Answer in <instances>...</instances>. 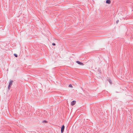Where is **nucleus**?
<instances>
[{
  "mask_svg": "<svg viewBox=\"0 0 133 133\" xmlns=\"http://www.w3.org/2000/svg\"><path fill=\"white\" fill-rule=\"evenodd\" d=\"M107 3L110 4L111 3V1L110 0H107L106 1V2Z\"/></svg>",
  "mask_w": 133,
  "mask_h": 133,
  "instance_id": "obj_6",
  "label": "nucleus"
},
{
  "mask_svg": "<svg viewBox=\"0 0 133 133\" xmlns=\"http://www.w3.org/2000/svg\"><path fill=\"white\" fill-rule=\"evenodd\" d=\"M109 82L110 83V84H111V81L110 79H109L108 80Z\"/></svg>",
  "mask_w": 133,
  "mask_h": 133,
  "instance_id": "obj_10",
  "label": "nucleus"
},
{
  "mask_svg": "<svg viewBox=\"0 0 133 133\" xmlns=\"http://www.w3.org/2000/svg\"><path fill=\"white\" fill-rule=\"evenodd\" d=\"M76 103V101H72L71 103V105L72 106L74 105Z\"/></svg>",
  "mask_w": 133,
  "mask_h": 133,
  "instance_id": "obj_4",
  "label": "nucleus"
},
{
  "mask_svg": "<svg viewBox=\"0 0 133 133\" xmlns=\"http://www.w3.org/2000/svg\"><path fill=\"white\" fill-rule=\"evenodd\" d=\"M119 22V20H117L116 21V23H118V22Z\"/></svg>",
  "mask_w": 133,
  "mask_h": 133,
  "instance_id": "obj_13",
  "label": "nucleus"
},
{
  "mask_svg": "<svg viewBox=\"0 0 133 133\" xmlns=\"http://www.w3.org/2000/svg\"><path fill=\"white\" fill-rule=\"evenodd\" d=\"M69 86L70 87H72V85L71 84H70V85H69Z\"/></svg>",
  "mask_w": 133,
  "mask_h": 133,
  "instance_id": "obj_11",
  "label": "nucleus"
},
{
  "mask_svg": "<svg viewBox=\"0 0 133 133\" xmlns=\"http://www.w3.org/2000/svg\"><path fill=\"white\" fill-rule=\"evenodd\" d=\"M64 125H63L61 128V133H63L64 130Z\"/></svg>",
  "mask_w": 133,
  "mask_h": 133,
  "instance_id": "obj_2",
  "label": "nucleus"
},
{
  "mask_svg": "<svg viewBox=\"0 0 133 133\" xmlns=\"http://www.w3.org/2000/svg\"><path fill=\"white\" fill-rule=\"evenodd\" d=\"M76 63H77L81 65H84L83 64V63L79 62V61H76Z\"/></svg>",
  "mask_w": 133,
  "mask_h": 133,
  "instance_id": "obj_3",
  "label": "nucleus"
},
{
  "mask_svg": "<svg viewBox=\"0 0 133 133\" xmlns=\"http://www.w3.org/2000/svg\"><path fill=\"white\" fill-rule=\"evenodd\" d=\"M13 82V81L12 80L10 81L9 83V85H11L12 84V83Z\"/></svg>",
  "mask_w": 133,
  "mask_h": 133,
  "instance_id": "obj_7",
  "label": "nucleus"
},
{
  "mask_svg": "<svg viewBox=\"0 0 133 133\" xmlns=\"http://www.w3.org/2000/svg\"><path fill=\"white\" fill-rule=\"evenodd\" d=\"M14 56H15V57H17V56H18V55H17V54H14Z\"/></svg>",
  "mask_w": 133,
  "mask_h": 133,
  "instance_id": "obj_9",
  "label": "nucleus"
},
{
  "mask_svg": "<svg viewBox=\"0 0 133 133\" xmlns=\"http://www.w3.org/2000/svg\"><path fill=\"white\" fill-rule=\"evenodd\" d=\"M20 114L21 115L23 114H24L26 113V109L25 108H24L23 109H21L20 112Z\"/></svg>",
  "mask_w": 133,
  "mask_h": 133,
  "instance_id": "obj_1",
  "label": "nucleus"
},
{
  "mask_svg": "<svg viewBox=\"0 0 133 133\" xmlns=\"http://www.w3.org/2000/svg\"><path fill=\"white\" fill-rule=\"evenodd\" d=\"M48 122L45 120H44L42 122L43 123H47Z\"/></svg>",
  "mask_w": 133,
  "mask_h": 133,
  "instance_id": "obj_8",
  "label": "nucleus"
},
{
  "mask_svg": "<svg viewBox=\"0 0 133 133\" xmlns=\"http://www.w3.org/2000/svg\"><path fill=\"white\" fill-rule=\"evenodd\" d=\"M25 114H26L28 116H30V112L29 110H28V111H26V113H25Z\"/></svg>",
  "mask_w": 133,
  "mask_h": 133,
  "instance_id": "obj_5",
  "label": "nucleus"
},
{
  "mask_svg": "<svg viewBox=\"0 0 133 133\" xmlns=\"http://www.w3.org/2000/svg\"><path fill=\"white\" fill-rule=\"evenodd\" d=\"M11 85H9H9L8 87L9 89V88L11 87Z\"/></svg>",
  "mask_w": 133,
  "mask_h": 133,
  "instance_id": "obj_14",
  "label": "nucleus"
},
{
  "mask_svg": "<svg viewBox=\"0 0 133 133\" xmlns=\"http://www.w3.org/2000/svg\"><path fill=\"white\" fill-rule=\"evenodd\" d=\"M52 44L53 45H55V44L54 43H52Z\"/></svg>",
  "mask_w": 133,
  "mask_h": 133,
  "instance_id": "obj_12",
  "label": "nucleus"
}]
</instances>
